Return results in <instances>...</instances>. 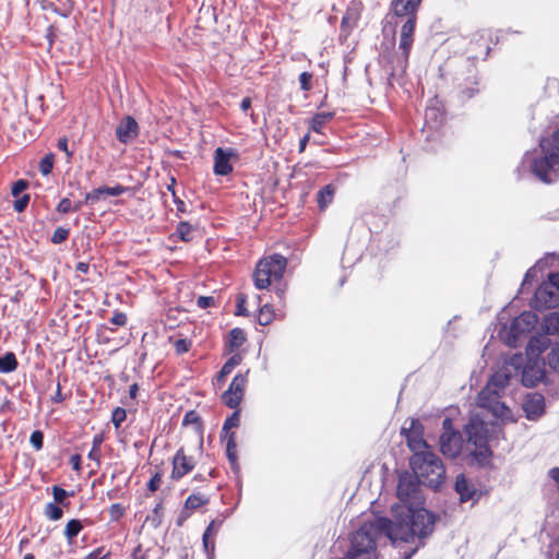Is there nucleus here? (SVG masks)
Listing matches in <instances>:
<instances>
[{"label": "nucleus", "instance_id": "1", "mask_svg": "<svg viewBox=\"0 0 559 559\" xmlns=\"http://www.w3.org/2000/svg\"><path fill=\"white\" fill-rule=\"evenodd\" d=\"M520 177L533 175L544 183L556 182L559 178V129L539 141V147L526 152L518 167Z\"/></svg>", "mask_w": 559, "mask_h": 559}, {"label": "nucleus", "instance_id": "2", "mask_svg": "<svg viewBox=\"0 0 559 559\" xmlns=\"http://www.w3.org/2000/svg\"><path fill=\"white\" fill-rule=\"evenodd\" d=\"M510 379L511 372L508 366L496 371L477 396L478 407L489 411L496 418L508 419L511 411L500 402V392L509 384Z\"/></svg>", "mask_w": 559, "mask_h": 559}, {"label": "nucleus", "instance_id": "3", "mask_svg": "<svg viewBox=\"0 0 559 559\" xmlns=\"http://www.w3.org/2000/svg\"><path fill=\"white\" fill-rule=\"evenodd\" d=\"M397 497L400 499V503L392 507V514L394 518L392 523L411 525L412 521L408 516V512L414 513L415 511L426 510L425 508L418 507L421 503V497L419 495L417 480L412 476L400 477Z\"/></svg>", "mask_w": 559, "mask_h": 559}, {"label": "nucleus", "instance_id": "4", "mask_svg": "<svg viewBox=\"0 0 559 559\" xmlns=\"http://www.w3.org/2000/svg\"><path fill=\"white\" fill-rule=\"evenodd\" d=\"M411 467L418 481L431 488H438L444 480L445 468L441 459L431 450L413 454Z\"/></svg>", "mask_w": 559, "mask_h": 559}, {"label": "nucleus", "instance_id": "5", "mask_svg": "<svg viewBox=\"0 0 559 559\" xmlns=\"http://www.w3.org/2000/svg\"><path fill=\"white\" fill-rule=\"evenodd\" d=\"M550 340L544 335L533 336L526 347L527 361L522 370V383L532 388L545 377V361L540 355L549 347Z\"/></svg>", "mask_w": 559, "mask_h": 559}, {"label": "nucleus", "instance_id": "6", "mask_svg": "<svg viewBox=\"0 0 559 559\" xmlns=\"http://www.w3.org/2000/svg\"><path fill=\"white\" fill-rule=\"evenodd\" d=\"M287 260L281 254H273L259 261L253 273V283L258 289L267 288L273 282L282 280Z\"/></svg>", "mask_w": 559, "mask_h": 559}, {"label": "nucleus", "instance_id": "7", "mask_svg": "<svg viewBox=\"0 0 559 559\" xmlns=\"http://www.w3.org/2000/svg\"><path fill=\"white\" fill-rule=\"evenodd\" d=\"M538 322V317L532 311H524L511 324L499 331L500 340L509 347H516L519 341L530 333Z\"/></svg>", "mask_w": 559, "mask_h": 559}, {"label": "nucleus", "instance_id": "8", "mask_svg": "<svg viewBox=\"0 0 559 559\" xmlns=\"http://www.w3.org/2000/svg\"><path fill=\"white\" fill-rule=\"evenodd\" d=\"M467 436V450L476 457H487L489 449L487 447V426L478 414H472L468 423L464 427Z\"/></svg>", "mask_w": 559, "mask_h": 559}, {"label": "nucleus", "instance_id": "9", "mask_svg": "<svg viewBox=\"0 0 559 559\" xmlns=\"http://www.w3.org/2000/svg\"><path fill=\"white\" fill-rule=\"evenodd\" d=\"M443 433L440 437V450L444 456L454 459L463 449V438L460 432L453 430L452 420H443Z\"/></svg>", "mask_w": 559, "mask_h": 559}, {"label": "nucleus", "instance_id": "10", "mask_svg": "<svg viewBox=\"0 0 559 559\" xmlns=\"http://www.w3.org/2000/svg\"><path fill=\"white\" fill-rule=\"evenodd\" d=\"M415 26L416 16H409L401 27L399 44V50L401 51V55L396 59V68H399L401 71H404L407 66L411 48L414 41Z\"/></svg>", "mask_w": 559, "mask_h": 559}, {"label": "nucleus", "instance_id": "11", "mask_svg": "<svg viewBox=\"0 0 559 559\" xmlns=\"http://www.w3.org/2000/svg\"><path fill=\"white\" fill-rule=\"evenodd\" d=\"M421 425L416 419L405 421L402 427V435L405 436L406 442L413 454L425 453L430 448L421 437Z\"/></svg>", "mask_w": 559, "mask_h": 559}, {"label": "nucleus", "instance_id": "12", "mask_svg": "<svg viewBox=\"0 0 559 559\" xmlns=\"http://www.w3.org/2000/svg\"><path fill=\"white\" fill-rule=\"evenodd\" d=\"M247 385V376L238 373L234 377L227 391L222 395V400L229 408H237L242 401Z\"/></svg>", "mask_w": 559, "mask_h": 559}, {"label": "nucleus", "instance_id": "13", "mask_svg": "<svg viewBox=\"0 0 559 559\" xmlns=\"http://www.w3.org/2000/svg\"><path fill=\"white\" fill-rule=\"evenodd\" d=\"M559 301V294L555 286H552L551 282L543 284L535 292L534 296V305L537 308H552Z\"/></svg>", "mask_w": 559, "mask_h": 559}, {"label": "nucleus", "instance_id": "14", "mask_svg": "<svg viewBox=\"0 0 559 559\" xmlns=\"http://www.w3.org/2000/svg\"><path fill=\"white\" fill-rule=\"evenodd\" d=\"M231 157H237L235 150L217 147L214 152V174L217 176L229 175L233 171Z\"/></svg>", "mask_w": 559, "mask_h": 559}, {"label": "nucleus", "instance_id": "15", "mask_svg": "<svg viewBox=\"0 0 559 559\" xmlns=\"http://www.w3.org/2000/svg\"><path fill=\"white\" fill-rule=\"evenodd\" d=\"M195 461L191 456H187L182 449H179L173 460L171 477L179 479L193 469Z\"/></svg>", "mask_w": 559, "mask_h": 559}, {"label": "nucleus", "instance_id": "16", "mask_svg": "<svg viewBox=\"0 0 559 559\" xmlns=\"http://www.w3.org/2000/svg\"><path fill=\"white\" fill-rule=\"evenodd\" d=\"M523 409L527 419L535 420L539 418L545 411V400L539 393H533L526 396Z\"/></svg>", "mask_w": 559, "mask_h": 559}, {"label": "nucleus", "instance_id": "17", "mask_svg": "<svg viewBox=\"0 0 559 559\" xmlns=\"http://www.w3.org/2000/svg\"><path fill=\"white\" fill-rule=\"evenodd\" d=\"M455 491L459 493L461 502L477 501L479 497L474 484L464 474L456 476Z\"/></svg>", "mask_w": 559, "mask_h": 559}, {"label": "nucleus", "instance_id": "18", "mask_svg": "<svg viewBox=\"0 0 559 559\" xmlns=\"http://www.w3.org/2000/svg\"><path fill=\"white\" fill-rule=\"evenodd\" d=\"M139 126L134 118L127 116L116 129L117 139L121 143H129L138 136Z\"/></svg>", "mask_w": 559, "mask_h": 559}, {"label": "nucleus", "instance_id": "19", "mask_svg": "<svg viewBox=\"0 0 559 559\" xmlns=\"http://www.w3.org/2000/svg\"><path fill=\"white\" fill-rule=\"evenodd\" d=\"M421 0H393L392 5L397 16H416L415 12Z\"/></svg>", "mask_w": 559, "mask_h": 559}, {"label": "nucleus", "instance_id": "20", "mask_svg": "<svg viewBox=\"0 0 559 559\" xmlns=\"http://www.w3.org/2000/svg\"><path fill=\"white\" fill-rule=\"evenodd\" d=\"M335 189L332 185H326L317 193V202L320 210H325L334 199Z\"/></svg>", "mask_w": 559, "mask_h": 559}, {"label": "nucleus", "instance_id": "21", "mask_svg": "<svg viewBox=\"0 0 559 559\" xmlns=\"http://www.w3.org/2000/svg\"><path fill=\"white\" fill-rule=\"evenodd\" d=\"M543 330L547 338L548 335L558 334L559 333V313L558 312H550L547 314L543 322Z\"/></svg>", "mask_w": 559, "mask_h": 559}, {"label": "nucleus", "instance_id": "22", "mask_svg": "<svg viewBox=\"0 0 559 559\" xmlns=\"http://www.w3.org/2000/svg\"><path fill=\"white\" fill-rule=\"evenodd\" d=\"M245 342L246 333L242 329L235 328L229 332L228 346L230 352L238 349Z\"/></svg>", "mask_w": 559, "mask_h": 559}, {"label": "nucleus", "instance_id": "23", "mask_svg": "<svg viewBox=\"0 0 559 559\" xmlns=\"http://www.w3.org/2000/svg\"><path fill=\"white\" fill-rule=\"evenodd\" d=\"M17 368V360L12 352L7 353L0 357V372L9 373Z\"/></svg>", "mask_w": 559, "mask_h": 559}, {"label": "nucleus", "instance_id": "24", "mask_svg": "<svg viewBox=\"0 0 559 559\" xmlns=\"http://www.w3.org/2000/svg\"><path fill=\"white\" fill-rule=\"evenodd\" d=\"M333 117H334V112H331V111L319 112V114L314 115V117L311 119V129L317 133H321L324 124L328 121H330Z\"/></svg>", "mask_w": 559, "mask_h": 559}, {"label": "nucleus", "instance_id": "25", "mask_svg": "<svg viewBox=\"0 0 559 559\" xmlns=\"http://www.w3.org/2000/svg\"><path fill=\"white\" fill-rule=\"evenodd\" d=\"M241 362L240 355H233L222 367L217 374V381H223Z\"/></svg>", "mask_w": 559, "mask_h": 559}, {"label": "nucleus", "instance_id": "26", "mask_svg": "<svg viewBox=\"0 0 559 559\" xmlns=\"http://www.w3.org/2000/svg\"><path fill=\"white\" fill-rule=\"evenodd\" d=\"M237 444H236V436L235 432H230L228 435L227 443H226V454L229 462L233 465L237 464Z\"/></svg>", "mask_w": 559, "mask_h": 559}, {"label": "nucleus", "instance_id": "27", "mask_svg": "<svg viewBox=\"0 0 559 559\" xmlns=\"http://www.w3.org/2000/svg\"><path fill=\"white\" fill-rule=\"evenodd\" d=\"M438 116H440L438 108H427L425 112V128L427 129H433L437 128L440 121L437 120Z\"/></svg>", "mask_w": 559, "mask_h": 559}, {"label": "nucleus", "instance_id": "28", "mask_svg": "<svg viewBox=\"0 0 559 559\" xmlns=\"http://www.w3.org/2000/svg\"><path fill=\"white\" fill-rule=\"evenodd\" d=\"M82 528L83 526L79 520H70L66 525L64 534L69 540H72L79 535Z\"/></svg>", "mask_w": 559, "mask_h": 559}, {"label": "nucleus", "instance_id": "29", "mask_svg": "<svg viewBox=\"0 0 559 559\" xmlns=\"http://www.w3.org/2000/svg\"><path fill=\"white\" fill-rule=\"evenodd\" d=\"M45 514L48 519L52 521H58L62 518V509L58 507L56 503H48L45 509Z\"/></svg>", "mask_w": 559, "mask_h": 559}, {"label": "nucleus", "instance_id": "30", "mask_svg": "<svg viewBox=\"0 0 559 559\" xmlns=\"http://www.w3.org/2000/svg\"><path fill=\"white\" fill-rule=\"evenodd\" d=\"M206 499L201 495H191L186 500V508L195 510L206 503Z\"/></svg>", "mask_w": 559, "mask_h": 559}, {"label": "nucleus", "instance_id": "31", "mask_svg": "<svg viewBox=\"0 0 559 559\" xmlns=\"http://www.w3.org/2000/svg\"><path fill=\"white\" fill-rule=\"evenodd\" d=\"M126 418H127V412L124 408L116 407L112 411L111 423L114 424L115 428L118 429L121 426V424L126 420Z\"/></svg>", "mask_w": 559, "mask_h": 559}, {"label": "nucleus", "instance_id": "32", "mask_svg": "<svg viewBox=\"0 0 559 559\" xmlns=\"http://www.w3.org/2000/svg\"><path fill=\"white\" fill-rule=\"evenodd\" d=\"M273 318L272 308L269 305H264L260 309L258 321L261 325H267Z\"/></svg>", "mask_w": 559, "mask_h": 559}, {"label": "nucleus", "instance_id": "33", "mask_svg": "<svg viewBox=\"0 0 559 559\" xmlns=\"http://www.w3.org/2000/svg\"><path fill=\"white\" fill-rule=\"evenodd\" d=\"M548 365L554 371H559V345L555 346L549 353Z\"/></svg>", "mask_w": 559, "mask_h": 559}, {"label": "nucleus", "instance_id": "34", "mask_svg": "<svg viewBox=\"0 0 559 559\" xmlns=\"http://www.w3.org/2000/svg\"><path fill=\"white\" fill-rule=\"evenodd\" d=\"M53 167V158L52 155H46L39 163L40 173L44 176H47L51 173Z\"/></svg>", "mask_w": 559, "mask_h": 559}, {"label": "nucleus", "instance_id": "35", "mask_svg": "<svg viewBox=\"0 0 559 559\" xmlns=\"http://www.w3.org/2000/svg\"><path fill=\"white\" fill-rule=\"evenodd\" d=\"M69 236V229L64 227H58L51 237V241L56 245L62 243Z\"/></svg>", "mask_w": 559, "mask_h": 559}, {"label": "nucleus", "instance_id": "36", "mask_svg": "<svg viewBox=\"0 0 559 559\" xmlns=\"http://www.w3.org/2000/svg\"><path fill=\"white\" fill-rule=\"evenodd\" d=\"M175 350L178 355L189 352L191 348V341L187 338H178L174 342Z\"/></svg>", "mask_w": 559, "mask_h": 559}, {"label": "nucleus", "instance_id": "37", "mask_svg": "<svg viewBox=\"0 0 559 559\" xmlns=\"http://www.w3.org/2000/svg\"><path fill=\"white\" fill-rule=\"evenodd\" d=\"M190 233H191V226L188 223H186V222L179 223V225L177 227V234L183 241H189L191 239Z\"/></svg>", "mask_w": 559, "mask_h": 559}, {"label": "nucleus", "instance_id": "38", "mask_svg": "<svg viewBox=\"0 0 559 559\" xmlns=\"http://www.w3.org/2000/svg\"><path fill=\"white\" fill-rule=\"evenodd\" d=\"M103 195H104L103 188L99 187V188L94 189L93 191L86 193L84 202L94 204L97 201H99Z\"/></svg>", "mask_w": 559, "mask_h": 559}, {"label": "nucleus", "instance_id": "39", "mask_svg": "<svg viewBox=\"0 0 559 559\" xmlns=\"http://www.w3.org/2000/svg\"><path fill=\"white\" fill-rule=\"evenodd\" d=\"M311 80L312 74L310 72H302L299 75L300 88L306 92L310 91L312 88Z\"/></svg>", "mask_w": 559, "mask_h": 559}, {"label": "nucleus", "instance_id": "40", "mask_svg": "<svg viewBox=\"0 0 559 559\" xmlns=\"http://www.w3.org/2000/svg\"><path fill=\"white\" fill-rule=\"evenodd\" d=\"M102 188H103L104 194L111 195V197L121 195L128 190L127 187H123L120 185H117L115 187H102Z\"/></svg>", "mask_w": 559, "mask_h": 559}, {"label": "nucleus", "instance_id": "41", "mask_svg": "<svg viewBox=\"0 0 559 559\" xmlns=\"http://www.w3.org/2000/svg\"><path fill=\"white\" fill-rule=\"evenodd\" d=\"M239 421H240V418H239V412H234V413L231 414V416H230V417H228V418L225 420L224 426H223V430H224V431H227V430H229L230 428L238 427Z\"/></svg>", "mask_w": 559, "mask_h": 559}, {"label": "nucleus", "instance_id": "42", "mask_svg": "<svg viewBox=\"0 0 559 559\" xmlns=\"http://www.w3.org/2000/svg\"><path fill=\"white\" fill-rule=\"evenodd\" d=\"M44 435L41 431L36 430L31 435L29 442L36 449L40 450L43 448Z\"/></svg>", "mask_w": 559, "mask_h": 559}, {"label": "nucleus", "instance_id": "43", "mask_svg": "<svg viewBox=\"0 0 559 559\" xmlns=\"http://www.w3.org/2000/svg\"><path fill=\"white\" fill-rule=\"evenodd\" d=\"M202 542H203V547L207 554L209 559H212V557L214 555V549H215L214 540L211 538V536L203 535Z\"/></svg>", "mask_w": 559, "mask_h": 559}, {"label": "nucleus", "instance_id": "44", "mask_svg": "<svg viewBox=\"0 0 559 559\" xmlns=\"http://www.w3.org/2000/svg\"><path fill=\"white\" fill-rule=\"evenodd\" d=\"M52 495L57 503H63L64 499L69 496L64 489L58 486L52 487Z\"/></svg>", "mask_w": 559, "mask_h": 559}, {"label": "nucleus", "instance_id": "45", "mask_svg": "<svg viewBox=\"0 0 559 559\" xmlns=\"http://www.w3.org/2000/svg\"><path fill=\"white\" fill-rule=\"evenodd\" d=\"M28 202H29V195L24 194L14 202L13 207L16 212L21 213L27 207Z\"/></svg>", "mask_w": 559, "mask_h": 559}, {"label": "nucleus", "instance_id": "46", "mask_svg": "<svg viewBox=\"0 0 559 559\" xmlns=\"http://www.w3.org/2000/svg\"><path fill=\"white\" fill-rule=\"evenodd\" d=\"M57 211L62 214L73 211V205H72V202L70 201V199L63 198L57 205Z\"/></svg>", "mask_w": 559, "mask_h": 559}, {"label": "nucleus", "instance_id": "47", "mask_svg": "<svg viewBox=\"0 0 559 559\" xmlns=\"http://www.w3.org/2000/svg\"><path fill=\"white\" fill-rule=\"evenodd\" d=\"M124 509L121 504L115 503L110 507L109 513L114 521L119 520L123 515Z\"/></svg>", "mask_w": 559, "mask_h": 559}, {"label": "nucleus", "instance_id": "48", "mask_svg": "<svg viewBox=\"0 0 559 559\" xmlns=\"http://www.w3.org/2000/svg\"><path fill=\"white\" fill-rule=\"evenodd\" d=\"M214 302H215V299H214V297H211V296H200L197 299V305L201 309H206V308L213 306Z\"/></svg>", "mask_w": 559, "mask_h": 559}, {"label": "nucleus", "instance_id": "49", "mask_svg": "<svg viewBox=\"0 0 559 559\" xmlns=\"http://www.w3.org/2000/svg\"><path fill=\"white\" fill-rule=\"evenodd\" d=\"M28 183L26 180H17L16 182L13 183L12 186V194L14 197H17L19 194H21L26 188H27Z\"/></svg>", "mask_w": 559, "mask_h": 559}, {"label": "nucleus", "instance_id": "50", "mask_svg": "<svg viewBox=\"0 0 559 559\" xmlns=\"http://www.w3.org/2000/svg\"><path fill=\"white\" fill-rule=\"evenodd\" d=\"M221 525H222V521H219V522L212 521L209 524V526L206 527L203 535H209V536H211V538H213L216 535V533L218 532Z\"/></svg>", "mask_w": 559, "mask_h": 559}, {"label": "nucleus", "instance_id": "51", "mask_svg": "<svg viewBox=\"0 0 559 559\" xmlns=\"http://www.w3.org/2000/svg\"><path fill=\"white\" fill-rule=\"evenodd\" d=\"M160 510H162V504H157L153 510V514L147 516V521H152L154 526H157L160 524V515H159Z\"/></svg>", "mask_w": 559, "mask_h": 559}, {"label": "nucleus", "instance_id": "52", "mask_svg": "<svg viewBox=\"0 0 559 559\" xmlns=\"http://www.w3.org/2000/svg\"><path fill=\"white\" fill-rule=\"evenodd\" d=\"M110 322L118 326H123L127 323V316L123 312H117L110 319Z\"/></svg>", "mask_w": 559, "mask_h": 559}, {"label": "nucleus", "instance_id": "53", "mask_svg": "<svg viewBox=\"0 0 559 559\" xmlns=\"http://www.w3.org/2000/svg\"><path fill=\"white\" fill-rule=\"evenodd\" d=\"M160 481H162L160 476H159L158 474L154 475V476L150 479V481H148V484H147V488H148V490H151V491H155V490H157V489H158V487H159V485H160Z\"/></svg>", "mask_w": 559, "mask_h": 559}, {"label": "nucleus", "instance_id": "54", "mask_svg": "<svg viewBox=\"0 0 559 559\" xmlns=\"http://www.w3.org/2000/svg\"><path fill=\"white\" fill-rule=\"evenodd\" d=\"M58 148L67 154L68 157L72 156V153L68 148V140L67 138H61L58 141Z\"/></svg>", "mask_w": 559, "mask_h": 559}, {"label": "nucleus", "instance_id": "55", "mask_svg": "<svg viewBox=\"0 0 559 559\" xmlns=\"http://www.w3.org/2000/svg\"><path fill=\"white\" fill-rule=\"evenodd\" d=\"M131 559H146V554L142 550V546L138 545L132 552Z\"/></svg>", "mask_w": 559, "mask_h": 559}, {"label": "nucleus", "instance_id": "56", "mask_svg": "<svg viewBox=\"0 0 559 559\" xmlns=\"http://www.w3.org/2000/svg\"><path fill=\"white\" fill-rule=\"evenodd\" d=\"M245 299L243 298H239L238 299V304H237V311H236V314L238 316H243L246 314V308H245Z\"/></svg>", "mask_w": 559, "mask_h": 559}, {"label": "nucleus", "instance_id": "57", "mask_svg": "<svg viewBox=\"0 0 559 559\" xmlns=\"http://www.w3.org/2000/svg\"><path fill=\"white\" fill-rule=\"evenodd\" d=\"M549 477L559 485V467H554L548 473Z\"/></svg>", "mask_w": 559, "mask_h": 559}, {"label": "nucleus", "instance_id": "58", "mask_svg": "<svg viewBox=\"0 0 559 559\" xmlns=\"http://www.w3.org/2000/svg\"><path fill=\"white\" fill-rule=\"evenodd\" d=\"M198 420V416L195 415L194 412H189L186 414L185 418H183V424H188V423H194Z\"/></svg>", "mask_w": 559, "mask_h": 559}, {"label": "nucleus", "instance_id": "59", "mask_svg": "<svg viewBox=\"0 0 559 559\" xmlns=\"http://www.w3.org/2000/svg\"><path fill=\"white\" fill-rule=\"evenodd\" d=\"M549 281L551 282L552 286H555L556 289L559 292V272L550 274Z\"/></svg>", "mask_w": 559, "mask_h": 559}, {"label": "nucleus", "instance_id": "60", "mask_svg": "<svg viewBox=\"0 0 559 559\" xmlns=\"http://www.w3.org/2000/svg\"><path fill=\"white\" fill-rule=\"evenodd\" d=\"M87 456H88L90 460H94V461L98 462L99 461V456H100L99 449L92 448V450L90 451Z\"/></svg>", "mask_w": 559, "mask_h": 559}, {"label": "nucleus", "instance_id": "61", "mask_svg": "<svg viewBox=\"0 0 559 559\" xmlns=\"http://www.w3.org/2000/svg\"><path fill=\"white\" fill-rule=\"evenodd\" d=\"M251 107V99L249 97H245L240 103V108L242 111H247Z\"/></svg>", "mask_w": 559, "mask_h": 559}, {"label": "nucleus", "instance_id": "62", "mask_svg": "<svg viewBox=\"0 0 559 559\" xmlns=\"http://www.w3.org/2000/svg\"><path fill=\"white\" fill-rule=\"evenodd\" d=\"M103 436L102 435H96L94 438H93V447L94 449H99L100 448V444L103 443Z\"/></svg>", "mask_w": 559, "mask_h": 559}, {"label": "nucleus", "instance_id": "63", "mask_svg": "<svg viewBox=\"0 0 559 559\" xmlns=\"http://www.w3.org/2000/svg\"><path fill=\"white\" fill-rule=\"evenodd\" d=\"M88 267L90 266H88L87 263L79 262L78 265H76V271L82 272V273H87Z\"/></svg>", "mask_w": 559, "mask_h": 559}, {"label": "nucleus", "instance_id": "64", "mask_svg": "<svg viewBox=\"0 0 559 559\" xmlns=\"http://www.w3.org/2000/svg\"><path fill=\"white\" fill-rule=\"evenodd\" d=\"M138 390H139V386L136 383H133L130 389H129V395L131 399H135L136 397V393H138Z\"/></svg>", "mask_w": 559, "mask_h": 559}]
</instances>
